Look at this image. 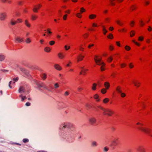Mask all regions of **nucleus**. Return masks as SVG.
Instances as JSON below:
<instances>
[{"mask_svg": "<svg viewBox=\"0 0 152 152\" xmlns=\"http://www.w3.org/2000/svg\"><path fill=\"white\" fill-rule=\"evenodd\" d=\"M72 126V124L69 123H63L61 124L60 126V128L64 129L66 128H69Z\"/></svg>", "mask_w": 152, "mask_h": 152, "instance_id": "nucleus-1", "label": "nucleus"}, {"mask_svg": "<svg viewBox=\"0 0 152 152\" xmlns=\"http://www.w3.org/2000/svg\"><path fill=\"white\" fill-rule=\"evenodd\" d=\"M114 112L111 110L107 109H105L103 114L104 115H107L109 116H111Z\"/></svg>", "mask_w": 152, "mask_h": 152, "instance_id": "nucleus-2", "label": "nucleus"}, {"mask_svg": "<svg viewBox=\"0 0 152 152\" xmlns=\"http://www.w3.org/2000/svg\"><path fill=\"white\" fill-rule=\"evenodd\" d=\"M7 16V13L2 12L0 13V20L1 21H4Z\"/></svg>", "mask_w": 152, "mask_h": 152, "instance_id": "nucleus-3", "label": "nucleus"}, {"mask_svg": "<svg viewBox=\"0 0 152 152\" xmlns=\"http://www.w3.org/2000/svg\"><path fill=\"white\" fill-rule=\"evenodd\" d=\"M138 129L141 130L144 132L146 133H148L149 134H150V132L151 131V130L148 128L145 129L141 127H138Z\"/></svg>", "mask_w": 152, "mask_h": 152, "instance_id": "nucleus-4", "label": "nucleus"}, {"mask_svg": "<svg viewBox=\"0 0 152 152\" xmlns=\"http://www.w3.org/2000/svg\"><path fill=\"white\" fill-rule=\"evenodd\" d=\"M20 69V70L26 76H27L28 77H29L30 75V74H29V73L27 71V70H26L24 68H22V67H20L19 68Z\"/></svg>", "mask_w": 152, "mask_h": 152, "instance_id": "nucleus-5", "label": "nucleus"}, {"mask_svg": "<svg viewBox=\"0 0 152 152\" xmlns=\"http://www.w3.org/2000/svg\"><path fill=\"white\" fill-rule=\"evenodd\" d=\"M37 85L38 88H42L44 89L48 90V88L42 83H37Z\"/></svg>", "mask_w": 152, "mask_h": 152, "instance_id": "nucleus-6", "label": "nucleus"}, {"mask_svg": "<svg viewBox=\"0 0 152 152\" xmlns=\"http://www.w3.org/2000/svg\"><path fill=\"white\" fill-rule=\"evenodd\" d=\"M90 123L92 125H94L96 123V119L94 117H91L89 119Z\"/></svg>", "mask_w": 152, "mask_h": 152, "instance_id": "nucleus-7", "label": "nucleus"}, {"mask_svg": "<svg viewBox=\"0 0 152 152\" xmlns=\"http://www.w3.org/2000/svg\"><path fill=\"white\" fill-rule=\"evenodd\" d=\"M98 56H95V58L94 59V60L96 63L99 65H100L102 64V63H101V59H97L96 58H97Z\"/></svg>", "mask_w": 152, "mask_h": 152, "instance_id": "nucleus-8", "label": "nucleus"}, {"mask_svg": "<svg viewBox=\"0 0 152 152\" xmlns=\"http://www.w3.org/2000/svg\"><path fill=\"white\" fill-rule=\"evenodd\" d=\"M137 150L139 152H145V150L143 146H139L137 148Z\"/></svg>", "mask_w": 152, "mask_h": 152, "instance_id": "nucleus-9", "label": "nucleus"}, {"mask_svg": "<svg viewBox=\"0 0 152 152\" xmlns=\"http://www.w3.org/2000/svg\"><path fill=\"white\" fill-rule=\"evenodd\" d=\"M26 91L25 88L22 86L20 87L18 90V92L20 93H24Z\"/></svg>", "mask_w": 152, "mask_h": 152, "instance_id": "nucleus-10", "label": "nucleus"}, {"mask_svg": "<svg viewBox=\"0 0 152 152\" xmlns=\"http://www.w3.org/2000/svg\"><path fill=\"white\" fill-rule=\"evenodd\" d=\"M91 146L92 147H96L97 146V142L94 141H92Z\"/></svg>", "mask_w": 152, "mask_h": 152, "instance_id": "nucleus-11", "label": "nucleus"}, {"mask_svg": "<svg viewBox=\"0 0 152 152\" xmlns=\"http://www.w3.org/2000/svg\"><path fill=\"white\" fill-rule=\"evenodd\" d=\"M118 139H116L112 141V145L113 146H116L117 145V141L118 140Z\"/></svg>", "mask_w": 152, "mask_h": 152, "instance_id": "nucleus-12", "label": "nucleus"}, {"mask_svg": "<svg viewBox=\"0 0 152 152\" xmlns=\"http://www.w3.org/2000/svg\"><path fill=\"white\" fill-rule=\"evenodd\" d=\"M5 58V56L3 54L0 55V62L4 61Z\"/></svg>", "mask_w": 152, "mask_h": 152, "instance_id": "nucleus-13", "label": "nucleus"}, {"mask_svg": "<svg viewBox=\"0 0 152 152\" xmlns=\"http://www.w3.org/2000/svg\"><path fill=\"white\" fill-rule=\"evenodd\" d=\"M15 41H18L19 42H21L23 41V38H20V37H17L15 39Z\"/></svg>", "mask_w": 152, "mask_h": 152, "instance_id": "nucleus-14", "label": "nucleus"}, {"mask_svg": "<svg viewBox=\"0 0 152 152\" xmlns=\"http://www.w3.org/2000/svg\"><path fill=\"white\" fill-rule=\"evenodd\" d=\"M104 86L105 87V88L107 89H108L110 86V85L109 82H105L104 83Z\"/></svg>", "mask_w": 152, "mask_h": 152, "instance_id": "nucleus-15", "label": "nucleus"}, {"mask_svg": "<svg viewBox=\"0 0 152 152\" xmlns=\"http://www.w3.org/2000/svg\"><path fill=\"white\" fill-rule=\"evenodd\" d=\"M25 25L28 27L29 28L31 26V25L28 22L27 20H26L25 21Z\"/></svg>", "mask_w": 152, "mask_h": 152, "instance_id": "nucleus-16", "label": "nucleus"}, {"mask_svg": "<svg viewBox=\"0 0 152 152\" xmlns=\"http://www.w3.org/2000/svg\"><path fill=\"white\" fill-rule=\"evenodd\" d=\"M54 67L56 69L58 70H60L61 69V67L59 66L58 65L55 64L54 65Z\"/></svg>", "mask_w": 152, "mask_h": 152, "instance_id": "nucleus-17", "label": "nucleus"}, {"mask_svg": "<svg viewBox=\"0 0 152 152\" xmlns=\"http://www.w3.org/2000/svg\"><path fill=\"white\" fill-rule=\"evenodd\" d=\"M23 95L22 94H21L19 95V97L21 98V101H24L25 99H26V96H23Z\"/></svg>", "mask_w": 152, "mask_h": 152, "instance_id": "nucleus-18", "label": "nucleus"}, {"mask_svg": "<svg viewBox=\"0 0 152 152\" xmlns=\"http://www.w3.org/2000/svg\"><path fill=\"white\" fill-rule=\"evenodd\" d=\"M10 23L11 25L14 26L15 25V24L17 23V22L13 21V20H10Z\"/></svg>", "mask_w": 152, "mask_h": 152, "instance_id": "nucleus-19", "label": "nucleus"}, {"mask_svg": "<svg viewBox=\"0 0 152 152\" xmlns=\"http://www.w3.org/2000/svg\"><path fill=\"white\" fill-rule=\"evenodd\" d=\"M121 87L120 86H118L116 88L117 91L119 93H121Z\"/></svg>", "mask_w": 152, "mask_h": 152, "instance_id": "nucleus-20", "label": "nucleus"}, {"mask_svg": "<svg viewBox=\"0 0 152 152\" xmlns=\"http://www.w3.org/2000/svg\"><path fill=\"white\" fill-rule=\"evenodd\" d=\"M97 86V84L95 83H94L93 84V86L92 88V89L93 90H95L96 89V87Z\"/></svg>", "mask_w": 152, "mask_h": 152, "instance_id": "nucleus-21", "label": "nucleus"}, {"mask_svg": "<svg viewBox=\"0 0 152 152\" xmlns=\"http://www.w3.org/2000/svg\"><path fill=\"white\" fill-rule=\"evenodd\" d=\"M96 15H95L91 14L90 15L89 18L91 19H93L96 18Z\"/></svg>", "mask_w": 152, "mask_h": 152, "instance_id": "nucleus-22", "label": "nucleus"}, {"mask_svg": "<svg viewBox=\"0 0 152 152\" xmlns=\"http://www.w3.org/2000/svg\"><path fill=\"white\" fill-rule=\"evenodd\" d=\"M50 48L48 47H46L44 49V50L46 52H49L50 51Z\"/></svg>", "mask_w": 152, "mask_h": 152, "instance_id": "nucleus-23", "label": "nucleus"}, {"mask_svg": "<svg viewBox=\"0 0 152 152\" xmlns=\"http://www.w3.org/2000/svg\"><path fill=\"white\" fill-rule=\"evenodd\" d=\"M31 17V19L32 20H34L37 18V16L34 15H32Z\"/></svg>", "mask_w": 152, "mask_h": 152, "instance_id": "nucleus-24", "label": "nucleus"}, {"mask_svg": "<svg viewBox=\"0 0 152 152\" xmlns=\"http://www.w3.org/2000/svg\"><path fill=\"white\" fill-rule=\"evenodd\" d=\"M102 65V66H101V71H103L104 70V68L103 67V66H104L105 65V64L103 63V62H102V64L101 65Z\"/></svg>", "mask_w": 152, "mask_h": 152, "instance_id": "nucleus-25", "label": "nucleus"}, {"mask_svg": "<svg viewBox=\"0 0 152 152\" xmlns=\"http://www.w3.org/2000/svg\"><path fill=\"white\" fill-rule=\"evenodd\" d=\"M139 84L140 83L137 82H134V85L137 87H138L139 86Z\"/></svg>", "mask_w": 152, "mask_h": 152, "instance_id": "nucleus-26", "label": "nucleus"}, {"mask_svg": "<svg viewBox=\"0 0 152 152\" xmlns=\"http://www.w3.org/2000/svg\"><path fill=\"white\" fill-rule=\"evenodd\" d=\"M41 77L43 80H45L47 77L45 73L41 75Z\"/></svg>", "mask_w": 152, "mask_h": 152, "instance_id": "nucleus-27", "label": "nucleus"}, {"mask_svg": "<svg viewBox=\"0 0 152 152\" xmlns=\"http://www.w3.org/2000/svg\"><path fill=\"white\" fill-rule=\"evenodd\" d=\"M38 9L37 7H36V6H35V7L33 8V10L34 12H38Z\"/></svg>", "mask_w": 152, "mask_h": 152, "instance_id": "nucleus-28", "label": "nucleus"}, {"mask_svg": "<svg viewBox=\"0 0 152 152\" xmlns=\"http://www.w3.org/2000/svg\"><path fill=\"white\" fill-rule=\"evenodd\" d=\"M125 48L127 51H129L131 49L130 47L128 45H126L125 47Z\"/></svg>", "mask_w": 152, "mask_h": 152, "instance_id": "nucleus-29", "label": "nucleus"}, {"mask_svg": "<svg viewBox=\"0 0 152 152\" xmlns=\"http://www.w3.org/2000/svg\"><path fill=\"white\" fill-rule=\"evenodd\" d=\"M99 97V96L97 94H95L94 96V99H96L97 101H99V99H98Z\"/></svg>", "mask_w": 152, "mask_h": 152, "instance_id": "nucleus-30", "label": "nucleus"}, {"mask_svg": "<svg viewBox=\"0 0 152 152\" xmlns=\"http://www.w3.org/2000/svg\"><path fill=\"white\" fill-rule=\"evenodd\" d=\"M109 99L107 98H106L103 100V102L104 103H106L108 102H109Z\"/></svg>", "mask_w": 152, "mask_h": 152, "instance_id": "nucleus-31", "label": "nucleus"}, {"mask_svg": "<svg viewBox=\"0 0 152 152\" xmlns=\"http://www.w3.org/2000/svg\"><path fill=\"white\" fill-rule=\"evenodd\" d=\"M26 42L27 44H29L31 42V40L30 38H28L26 40Z\"/></svg>", "mask_w": 152, "mask_h": 152, "instance_id": "nucleus-32", "label": "nucleus"}, {"mask_svg": "<svg viewBox=\"0 0 152 152\" xmlns=\"http://www.w3.org/2000/svg\"><path fill=\"white\" fill-rule=\"evenodd\" d=\"M103 31H104V34H105L107 32V31L105 29V27L104 26H103Z\"/></svg>", "mask_w": 152, "mask_h": 152, "instance_id": "nucleus-33", "label": "nucleus"}, {"mask_svg": "<svg viewBox=\"0 0 152 152\" xmlns=\"http://www.w3.org/2000/svg\"><path fill=\"white\" fill-rule=\"evenodd\" d=\"M84 57V56H80V58H78V59L77 60V61L78 62L79 61L82 60Z\"/></svg>", "mask_w": 152, "mask_h": 152, "instance_id": "nucleus-34", "label": "nucleus"}, {"mask_svg": "<svg viewBox=\"0 0 152 152\" xmlns=\"http://www.w3.org/2000/svg\"><path fill=\"white\" fill-rule=\"evenodd\" d=\"M107 91L105 88H102L101 91V93L103 94H105Z\"/></svg>", "mask_w": 152, "mask_h": 152, "instance_id": "nucleus-35", "label": "nucleus"}, {"mask_svg": "<svg viewBox=\"0 0 152 152\" xmlns=\"http://www.w3.org/2000/svg\"><path fill=\"white\" fill-rule=\"evenodd\" d=\"M58 57L61 58H63L64 57V56L61 53H59L58 54Z\"/></svg>", "mask_w": 152, "mask_h": 152, "instance_id": "nucleus-36", "label": "nucleus"}, {"mask_svg": "<svg viewBox=\"0 0 152 152\" xmlns=\"http://www.w3.org/2000/svg\"><path fill=\"white\" fill-rule=\"evenodd\" d=\"M15 81L12 82V81H10L9 82V86L10 88H12V87L10 86V84H11L12 83L14 84H15Z\"/></svg>", "mask_w": 152, "mask_h": 152, "instance_id": "nucleus-37", "label": "nucleus"}, {"mask_svg": "<svg viewBox=\"0 0 152 152\" xmlns=\"http://www.w3.org/2000/svg\"><path fill=\"white\" fill-rule=\"evenodd\" d=\"M23 141L24 143H26L29 141V140L28 139L25 138L23 140Z\"/></svg>", "mask_w": 152, "mask_h": 152, "instance_id": "nucleus-38", "label": "nucleus"}, {"mask_svg": "<svg viewBox=\"0 0 152 152\" xmlns=\"http://www.w3.org/2000/svg\"><path fill=\"white\" fill-rule=\"evenodd\" d=\"M107 37L108 38L111 39L113 38V35L111 34H110L109 35L107 36Z\"/></svg>", "mask_w": 152, "mask_h": 152, "instance_id": "nucleus-39", "label": "nucleus"}, {"mask_svg": "<svg viewBox=\"0 0 152 152\" xmlns=\"http://www.w3.org/2000/svg\"><path fill=\"white\" fill-rule=\"evenodd\" d=\"M116 22L118 24H119L120 26H122L123 24V23H121L119 20H117Z\"/></svg>", "mask_w": 152, "mask_h": 152, "instance_id": "nucleus-40", "label": "nucleus"}, {"mask_svg": "<svg viewBox=\"0 0 152 152\" xmlns=\"http://www.w3.org/2000/svg\"><path fill=\"white\" fill-rule=\"evenodd\" d=\"M55 41H51L49 42V44L51 45H53L55 44Z\"/></svg>", "mask_w": 152, "mask_h": 152, "instance_id": "nucleus-41", "label": "nucleus"}, {"mask_svg": "<svg viewBox=\"0 0 152 152\" xmlns=\"http://www.w3.org/2000/svg\"><path fill=\"white\" fill-rule=\"evenodd\" d=\"M80 9V12L81 13H83L85 11V10L83 7L81 8Z\"/></svg>", "mask_w": 152, "mask_h": 152, "instance_id": "nucleus-42", "label": "nucleus"}, {"mask_svg": "<svg viewBox=\"0 0 152 152\" xmlns=\"http://www.w3.org/2000/svg\"><path fill=\"white\" fill-rule=\"evenodd\" d=\"M94 46V44H90L88 46V48L89 49L91 48L92 47H93Z\"/></svg>", "mask_w": 152, "mask_h": 152, "instance_id": "nucleus-43", "label": "nucleus"}, {"mask_svg": "<svg viewBox=\"0 0 152 152\" xmlns=\"http://www.w3.org/2000/svg\"><path fill=\"white\" fill-rule=\"evenodd\" d=\"M76 15L77 17L79 18H80L81 17V15L80 13H78L76 14Z\"/></svg>", "mask_w": 152, "mask_h": 152, "instance_id": "nucleus-44", "label": "nucleus"}, {"mask_svg": "<svg viewBox=\"0 0 152 152\" xmlns=\"http://www.w3.org/2000/svg\"><path fill=\"white\" fill-rule=\"evenodd\" d=\"M108 149L107 147H105L104 148L103 151L104 152H107L108 151Z\"/></svg>", "mask_w": 152, "mask_h": 152, "instance_id": "nucleus-45", "label": "nucleus"}, {"mask_svg": "<svg viewBox=\"0 0 152 152\" xmlns=\"http://www.w3.org/2000/svg\"><path fill=\"white\" fill-rule=\"evenodd\" d=\"M67 16V15L66 14L63 16V18L64 20H66Z\"/></svg>", "mask_w": 152, "mask_h": 152, "instance_id": "nucleus-46", "label": "nucleus"}, {"mask_svg": "<svg viewBox=\"0 0 152 152\" xmlns=\"http://www.w3.org/2000/svg\"><path fill=\"white\" fill-rule=\"evenodd\" d=\"M22 21V20L20 19H18L17 20V21H16L17 23H21Z\"/></svg>", "mask_w": 152, "mask_h": 152, "instance_id": "nucleus-47", "label": "nucleus"}, {"mask_svg": "<svg viewBox=\"0 0 152 152\" xmlns=\"http://www.w3.org/2000/svg\"><path fill=\"white\" fill-rule=\"evenodd\" d=\"M120 93L121 94V95L122 97H124L126 95L125 93H122V92L121 93Z\"/></svg>", "mask_w": 152, "mask_h": 152, "instance_id": "nucleus-48", "label": "nucleus"}, {"mask_svg": "<svg viewBox=\"0 0 152 152\" xmlns=\"http://www.w3.org/2000/svg\"><path fill=\"white\" fill-rule=\"evenodd\" d=\"M54 86L55 88H57L59 87V86L58 85V84L57 83H56L54 85Z\"/></svg>", "mask_w": 152, "mask_h": 152, "instance_id": "nucleus-49", "label": "nucleus"}, {"mask_svg": "<svg viewBox=\"0 0 152 152\" xmlns=\"http://www.w3.org/2000/svg\"><path fill=\"white\" fill-rule=\"evenodd\" d=\"M49 28H48L47 29V32L48 33V34H51L52 33V32L50 31V30Z\"/></svg>", "mask_w": 152, "mask_h": 152, "instance_id": "nucleus-50", "label": "nucleus"}, {"mask_svg": "<svg viewBox=\"0 0 152 152\" xmlns=\"http://www.w3.org/2000/svg\"><path fill=\"white\" fill-rule=\"evenodd\" d=\"M86 107L88 108V109H90L91 107V106L88 104H87L86 105Z\"/></svg>", "mask_w": 152, "mask_h": 152, "instance_id": "nucleus-51", "label": "nucleus"}, {"mask_svg": "<svg viewBox=\"0 0 152 152\" xmlns=\"http://www.w3.org/2000/svg\"><path fill=\"white\" fill-rule=\"evenodd\" d=\"M98 107L101 110H102L103 111H104V109H105V108H103V107L99 106H98Z\"/></svg>", "mask_w": 152, "mask_h": 152, "instance_id": "nucleus-52", "label": "nucleus"}, {"mask_svg": "<svg viewBox=\"0 0 152 152\" xmlns=\"http://www.w3.org/2000/svg\"><path fill=\"white\" fill-rule=\"evenodd\" d=\"M112 60H113L112 58H111V57H110L108 58V61L109 62H110Z\"/></svg>", "mask_w": 152, "mask_h": 152, "instance_id": "nucleus-53", "label": "nucleus"}, {"mask_svg": "<svg viewBox=\"0 0 152 152\" xmlns=\"http://www.w3.org/2000/svg\"><path fill=\"white\" fill-rule=\"evenodd\" d=\"M26 105L27 106H28L30 105L31 103L30 102H27L26 103Z\"/></svg>", "mask_w": 152, "mask_h": 152, "instance_id": "nucleus-54", "label": "nucleus"}, {"mask_svg": "<svg viewBox=\"0 0 152 152\" xmlns=\"http://www.w3.org/2000/svg\"><path fill=\"white\" fill-rule=\"evenodd\" d=\"M148 30L149 31H151L152 30V28L151 26H148Z\"/></svg>", "mask_w": 152, "mask_h": 152, "instance_id": "nucleus-55", "label": "nucleus"}, {"mask_svg": "<svg viewBox=\"0 0 152 152\" xmlns=\"http://www.w3.org/2000/svg\"><path fill=\"white\" fill-rule=\"evenodd\" d=\"M64 95L65 96H67V95H69V93L68 92L66 91V92H65V93H64Z\"/></svg>", "mask_w": 152, "mask_h": 152, "instance_id": "nucleus-56", "label": "nucleus"}, {"mask_svg": "<svg viewBox=\"0 0 152 152\" xmlns=\"http://www.w3.org/2000/svg\"><path fill=\"white\" fill-rule=\"evenodd\" d=\"M139 40L140 41H142L143 40V38L141 37H139Z\"/></svg>", "mask_w": 152, "mask_h": 152, "instance_id": "nucleus-57", "label": "nucleus"}, {"mask_svg": "<svg viewBox=\"0 0 152 152\" xmlns=\"http://www.w3.org/2000/svg\"><path fill=\"white\" fill-rule=\"evenodd\" d=\"M18 80V77H17L13 79V80H14L15 81H17Z\"/></svg>", "mask_w": 152, "mask_h": 152, "instance_id": "nucleus-58", "label": "nucleus"}, {"mask_svg": "<svg viewBox=\"0 0 152 152\" xmlns=\"http://www.w3.org/2000/svg\"><path fill=\"white\" fill-rule=\"evenodd\" d=\"M65 47V49L66 50H68V49H69L70 48V46H69L68 47V48H67V45H65L64 47Z\"/></svg>", "mask_w": 152, "mask_h": 152, "instance_id": "nucleus-59", "label": "nucleus"}, {"mask_svg": "<svg viewBox=\"0 0 152 152\" xmlns=\"http://www.w3.org/2000/svg\"><path fill=\"white\" fill-rule=\"evenodd\" d=\"M116 44L117 45H118V46H120V44L119 42H116Z\"/></svg>", "mask_w": 152, "mask_h": 152, "instance_id": "nucleus-60", "label": "nucleus"}, {"mask_svg": "<svg viewBox=\"0 0 152 152\" xmlns=\"http://www.w3.org/2000/svg\"><path fill=\"white\" fill-rule=\"evenodd\" d=\"M126 65L125 64H121V67H123L124 66H125Z\"/></svg>", "mask_w": 152, "mask_h": 152, "instance_id": "nucleus-61", "label": "nucleus"}, {"mask_svg": "<svg viewBox=\"0 0 152 152\" xmlns=\"http://www.w3.org/2000/svg\"><path fill=\"white\" fill-rule=\"evenodd\" d=\"M133 42H134V43H135L137 45L139 46L140 45V44L139 43H138L137 42H135L134 40Z\"/></svg>", "mask_w": 152, "mask_h": 152, "instance_id": "nucleus-62", "label": "nucleus"}, {"mask_svg": "<svg viewBox=\"0 0 152 152\" xmlns=\"http://www.w3.org/2000/svg\"><path fill=\"white\" fill-rule=\"evenodd\" d=\"M113 47L112 46H110V50H113Z\"/></svg>", "mask_w": 152, "mask_h": 152, "instance_id": "nucleus-63", "label": "nucleus"}, {"mask_svg": "<svg viewBox=\"0 0 152 152\" xmlns=\"http://www.w3.org/2000/svg\"><path fill=\"white\" fill-rule=\"evenodd\" d=\"M42 6L41 5L39 4L38 6V7H37L38 9H39L40 7Z\"/></svg>", "mask_w": 152, "mask_h": 152, "instance_id": "nucleus-64", "label": "nucleus"}]
</instances>
